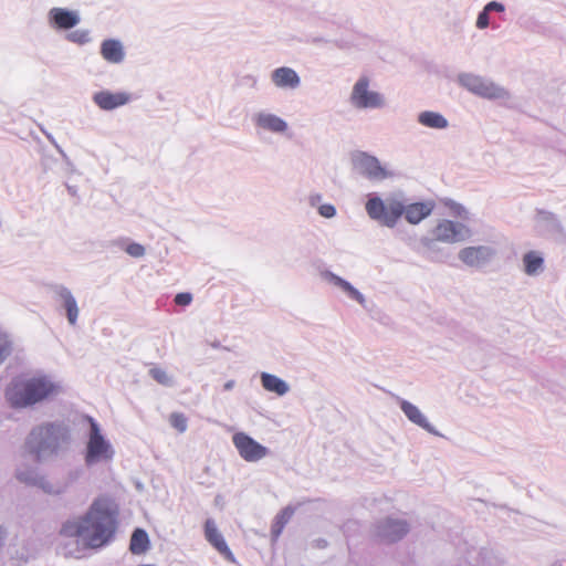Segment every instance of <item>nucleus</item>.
<instances>
[{"mask_svg":"<svg viewBox=\"0 0 566 566\" xmlns=\"http://www.w3.org/2000/svg\"><path fill=\"white\" fill-rule=\"evenodd\" d=\"M18 478H19V480L24 481V482L29 481V479L27 476H24L22 473H19Z\"/></svg>","mask_w":566,"mask_h":566,"instance_id":"obj_38","label":"nucleus"},{"mask_svg":"<svg viewBox=\"0 0 566 566\" xmlns=\"http://www.w3.org/2000/svg\"><path fill=\"white\" fill-rule=\"evenodd\" d=\"M433 209V201L415 202L403 206L400 201L392 200L386 205L380 198L374 197L366 203L368 216L390 228L396 226L402 214L409 223L417 224L430 216Z\"/></svg>","mask_w":566,"mask_h":566,"instance_id":"obj_2","label":"nucleus"},{"mask_svg":"<svg viewBox=\"0 0 566 566\" xmlns=\"http://www.w3.org/2000/svg\"><path fill=\"white\" fill-rule=\"evenodd\" d=\"M205 537L208 543L219 553L224 559L230 563L235 562V557L229 546L227 545L222 534L218 531L213 520H207L205 523Z\"/></svg>","mask_w":566,"mask_h":566,"instance_id":"obj_10","label":"nucleus"},{"mask_svg":"<svg viewBox=\"0 0 566 566\" xmlns=\"http://www.w3.org/2000/svg\"><path fill=\"white\" fill-rule=\"evenodd\" d=\"M319 214L325 218H332L335 216L336 210L335 207L332 205H322L318 209Z\"/></svg>","mask_w":566,"mask_h":566,"instance_id":"obj_35","label":"nucleus"},{"mask_svg":"<svg viewBox=\"0 0 566 566\" xmlns=\"http://www.w3.org/2000/svg\"><path fill=\"white\" fill-rule=\"evenodd\" d=\"M69 322L74 325L78 316V308L75 298L69 291L62 293Z\"/></svg>","mask_w":566,"mask_h":566,"instance_id":"obj_25","label":"nucleus"},{"mask_svg":"<svg viewBox=\"0 0 566 566\" xmlns=\"http://www.w3.org/2000/svg\"><path fill=\"white\" fill-rule=\"evenodd\" d=\"M354 164L360 174L370 179L381 180L388 177V172L380 166L378 159L365 153L358 154Z\"/></svg>","mask_w":566,"mask_h":566,"instance_id":"obj_9","label":"nucleus"},{"mask_svg":"<svg viewBox=\"0 0 566 566\" xmlns=\"http://www.w3.org/2000/svg\"><path fill=\"white\" fill-rule=\"evenodd\" d=\"M491 254V250L485 247H469L460 251L459 258L470 266H478L486 262Z\"/></svg>","mask_w":566,"mask_h":566,"instance_id":"obj_13","label":"nucleus"},{"mask_svg":"<svg viewBox=\"0 0 566 566\" xmlns=\"http://www.w3.org/2000/svg\"><path fill=\"white\" fill-rule=\"evenodd\" d=\"M175 303L179 306H187L191 303L192 301V295L190 293H178L176 296H175Z\"/></svg>","mask_w":566,"mask_h":566,"instance_id":"obj_33","label":"nucleus"},{"mask_svg":"<svg viewBox=\"0 0 566 566\" xmlns=\"http://www.w3.org/2000/svg\"><path fill=\"white\" fill-rule=\"evenodd\" d=\"M117 506L106 497H97L84 516L85 545L98 548L107 544L116 531Z\"/></svg>","mask_w":566,"mask_h":566,"instance_id":"obj_1","label":"nucleus"},{"mask_svg":"<svg viewBox=\"0 0 566 566\" xmlns=\"http://www.w3.org/2000/svg\"><path fill=\"white\" fill-rule=\"evenodd\" d=\"M101 54L111 63H119L124 59L123 46L116 40H105L101 46Z\"/></svg>","mask_w":566,"mask_h":566,"instance_id":"obj_17","label":"nucleus"},{"mask_svg":"<svg viewBox=\"0 0 566 566\" xmlns=\"http://www.w3.org/2000/svg\"><path fill=\"white\" fill-rule=\"evenodd\" d=\"M60 534L66 537H82L85 542L84 516L65 522L61 527Z\"/></svg>","mask_w":566,"mask_h":566,"instance_id":"obj_22","label":"nucleus"},{"mask_svg":"<svg viewBox=\"0 0 566 566\" xmlns=\"http://www.w3.org/2000/svg\"><path fill=\"white\" fill-rule=\"evenodd\" d=\"M462 226L450 221H440L432 231L433 239L440 242L453 243L462 239Z\"/></svg>","mask_w":566,"mask_h":566,"instance_id":"obj_12","label":"nucleus"},{"mask_svg":"<svg viewBox=\"0 0 566 566\" xmlns=\"http://www.w3.org/2000/svg\"><path fill=\"white\" fill-rule=\"evenodd\" d=\"M272 81L277 87L296 88L300 85L297 73L290 67H279L272 73Z\"/></svg>","mask_w":566,"mask_h":566,"instance_id":"obj_15","label":"nucleus"},{"mask_svg":"<svg viewBox=\"0 0 566 566\" xmlns=\"http://www.w3.org/2000/svg\"><path fill=\"white\" fill-rule=\"evenodd\" d=\"M401 410L405 412L407 418L412 421L413 423L428 429L429 422L427 421L426 417L421 413V411L411 402L409 401H401L400 403Z\"/></svg>","mask_w":566,"mask_h":566,"instance_id":"obj_21","label":"nucleus"},{"mask_svg":"<svg viewBox=\"0 0 566 566\" xmlns=\"http://www.w3.org/2000/svg\"><path fill=\"white\" fill-rule=\"evenodd\" d=\"M419 123L431 128H446L448 120L439 113L423 112L419 115Z\"/></svg>","mask_w":566,"mask_h":566,"instance_id":"obj_23","label":"nucleus"},{"mask_svg":"<svg viewBox=\"0 0 566 566\" xmlns=\"http://www.w3.org/2000/svg\"><path fill=\"white\" fill-rule=\"evenodd\" d=\"M232 442L240 457L248 462H256L268 454V449L244 432L233 434Z\"/></svg>","mask_w":566,"mask_h":566,"instance_id":"obj_8","label":"nucleus"},{"mask_svg":"<svg viewBox=\"0 0 566 566\" xmlns=\"http://www.w3.org/2000/svg\"><path fill=\"white\" fill-rule=\"evenodd\" d=\"M66 429L57 424H45L34 429L27 442L34 461H41L53 454L61 440H64Z\"/></svg>","mask_w":566,"mask_h":566,"instance_id":"obj_4","label":"nucleus"},{"mask_svg":"<svg viewBox=\"0 0 566 566\" xmlns=\"http://www.w3.org/2000/svg\"><path fill=\"white\" fill-rule=\"evenodd\" d=\"M261 382L265 390L275 392L279 396H283L287 392L289 386L281 378L263 373L261 375Z\"/></svg>","mask_w":566,"mask_h":566,"instance_id":"obj_20","label":"nucleus"},{"mask_svg":"<svg viewBox=\"0 0 566 566\" xmlns=\"http://www.w3.org/2000/svg\"><path fill=\"white\" fill-rule=\"evenodd\" d=\"M294 511L291 507H285L276 517V524L282 528L292 517Z\"/></svg>","mask_w":566,"mask_h":566,"instance_id":"obj_30","label":"nucleus"},{"mask_svg":"<svg viewBox=\"0 0 566 566\" xmlns=\"http://www.w3.org/2000/svg\"><path fill=\"white\" fill-rule=\"evenodd\" d=\"M10 343L6 334L0 332V363L9 354Z\"/></svg>","mask_w":566,"mask_h":566,"instance_id":"obj_31","label":"nucleus"},{"mask_svg":"<svg viewBox=\"0 0 566 566\" xmlns=\"http://www.w3.org/2000/svg\"><path fill=\"white\" fill-rule=\"evenodd\" d=\"M126 252L135 258H140L145 254V248L138 243H132L126 248Z\"/></svg>","mask_w":566,"mask_h":566,"instance_id":"obj_32","label":"nucleus"},{"mask_svg":"<svg viewBox=\"0 0 566 566\" xmlns=\"http://www.w3.org/2000/svg\"><path fill=\"white\" fill-rule=\"evenodd\" d=\"M454 211H455L457 214H461V212L463 211V208L461 206H459V205H455L454 206Z\"/></svg>","mask_w":566,"mask_h":566,"instance_id":"obj_37","label":"nucleus"},{"mask_svg":"<svg viewBox=\"0 0 566 566\" xmlns=\"http://www.w3.org/2000/svg\"><path fill=\"white\" fill-rule=\"evenodd\" d=\"M67 40L77 44H84L88 41V32L86 30H75L67 34Z\"/></svg>","mask_w":566,"mask_h":566,"instance_id":"obj_28","label":"nucleus"},{"mask_svg":"<svg viewBox=\"0 0 566 566\" xmlns=\"http://www.w3.org/2000/svg\"><path fill=\"white\" fill-rule=\"evenodd\" d=\"M459 81L470 92L485 98H501L506 95L504 88L476 75L463 74Z\"/></svg>","mask_w":566,"mask_h":566,"instance_id":"obj_7","label":"nucleus"},{"mask_svg":"<svg viewBox=\"0 0 566 566\" xmlns=\"http://www.w3.org/2000/svg\"><path fill=\"white\" fill-rule=\"evenodd\" d=\"M88 422L91 430L86 444L85 462L87 464H93L111 460L114 455L111 443L105 440L101 433L97 422L93 418L88 417Z\"/></svg>","mask_w":566,"mask_h":566,"instance_id":"obj_5","label":"nucleus"},{"mask_svg":"<svg viewBox=\"0 0 566 566\" xmlns=\"http://www.w3.org/2000/svg\"><path fill=\"white\" fill-rule=\"evenodd\" d=\"M484 9L490 12V11H497V12H502L504 10V7L503 4L496 2V1H491L489 2Z\"/></svg>","mask_w":566,"mask_h":566,"instance_id":"obj_36","label":"nucleus"},{"mask_svg":"<svg viewBox=\"0 0 566 566\" xmlns=\"http://www.w3.org/2000/svg\"><path fill=\"white\" fill-rule=\"evenodd\" d=\"M50 17L54 25L63 30L72 29L80 21V18L75 12L62 8H53L50 11Z\"/></svg>","mask_w":566,"mask_h":566,"instance_id":"obj_14","label":"nucleus"},{"mask_svg":"<svg viewBox=\"0 0 566 566\" xmlns=\"http://www.w3.org/2000/svg\"><path fill=\"white\" fill-rule=\"evenodd\" d=\"M93 99L99 108L111 111L127 104L130 101V95L125 92L101 91L94 95Z\"/></svg>","mask_w":566,"mask_h":566,"instance_id":"obj_11","label":"nucleus"},{"mask_svg":"<svg viewBox=\"0 0 566 566\" xmlns=\"http://www.w3.org/2000/svg\"><path fill=\"white\" fill-rule=\"evenodd\" d=\"M407 532L408 525L405 521L387 520L381 525V536L388 542L401 538Z\"/></svg>","mask_w":566,"mask_h":566,"instance_id":"obj_16","label":"nucleus"},{"mask_svg":"<svg viewBox=\"0 0 566 566\" xmlns=\"http://www.w3.org/2000/svg\"><path fill=\"white\" fill-rule=\"evenodd\" d=\"M231 386H232L231 382H229L226 385V388L229 389V388H231Z\"/></svg>","mask_w":566,"mask_h":566,"instance_id":"obj_39","label":"nucleus"},{"mask_svg":"<svg viewBox=\"0 0 566 566\" xmlns=\"http://www.w3.org/2000/svg\"><path fill=\"white\" fill-rule=\"evenodd\" d=\"M150 546L148 534L143 528H136L130 537L129 551L134 555L145 554Z\"/></svg>","mask_w":566,"mask_h":566,"instance_id":"obj_18","label":"nucleus"},{"mask_svg":"<svg viewBox=\"0 0 566 566\" xmlns=\"http://www.w3.org/2000/svg\"><path fill=\"white\" fill-rule=\"evenodd\" d=\"M54 386L44 378L15 379L8 387L6 396L12 407H27L46 398Z\"/></svg>","mask_w":566,"mask_h":566,"instance_id":"obj_3","label":"nucleus"},{"mask_svg":"<svg viewBox=\"0 0 566 566\" xmlns=\"http://www.w3.org/2000/svg\"><path fill=\"white\" fill-rule=\"evenodd\" d=\"M489 12L485 9H483V11L480 12V14L478 15L476 27L479 29H485L489 25Z\"/></svg>","mask_w":566,"mask_h":566,"instance_id":"obj_34","label":"nucleus"},{"mask_svg":"<svg viewBox=\"0 0 566 566\" xmlns=\"http://www.w3.org/2000/svg\"><path fill=\"white\" fill-rule=\"evenodd\" d=\"M333 280L336 285H338L344 291H346L353 298H355L359 302L363 301L361 294L355 287H353L347 281L343 280L342 277L335 276V275L333 276Z\"/></svg>","mask_w":566,"mask_h":566,"instance_id":"obj_27","label":"nucleus"},{"mask_svg":"<svg viewBox=\"0 0 566 566\" xmlns=\"http://www.w3.org/2000/svg\"><path fill=\"white\" fill-rule=\"evenodd\" d=\"M256 125L273 133H282L286 129V123L272 114H259Z\"/></svg>","mask_w":566,"mask_h":566,"instance_id":"obj_19","label":"nucleus"},{"mask_svg":"<svg viewBox=\"0 0 566 566\" xmlns=\"http://www.w3.org/2000/svg\"><path fill=\"white\" fill-rule=\"evenodd\" d=\"M169 422L180 433L187 430V417L181 412H172L169 416Z\"/></svg>","mask_w":566,"mask_h":566,"instance_id":"obj_26","label":"nucleus"},{"mask_svg":"<svg viewBox=\"0 0 566 566\" xmlns=\"http://www.w3.org/2000/svg\"><path fill=\"white\" fill-rule=\"evenodd\" d=\"M350 102L357 108H378L384 105L380 93L369 90V80L361 76L354 85Z\"/></svg>","mask_w":566,"mask_h":566,"instance_id":"obj_6","label":"nucleus"},{"mask_svg":"<svg viewBox=\"0 0 566 566\" xmlns=\"http://www.w3.org/2000/svg\"><path fill=\"white\" fill-rule=\"evenodd\" d=\"M523 262L525 272L528 275H534L543 268L544 260L537 252L531 251L524 255Z\"/></svg>","mask_w":566,"mask_h":566,"instance_id":"obj_24","label":"nucleus"},{"mask_svg":"<svg viewBox=\"0 0 566 566\" xmlns=\"http://www.w3.org/2000/svg\"><path fill=\"white\" fill-rule=\"evenodd\" d=\"M151 377L161 385H168L170 382V378L167 373L161 368H153L150 370Z\"/></svg>","mask_w":566,"mask_h":566,"instance_id":"obj_29","label":"nucleus"}]
</instances>
